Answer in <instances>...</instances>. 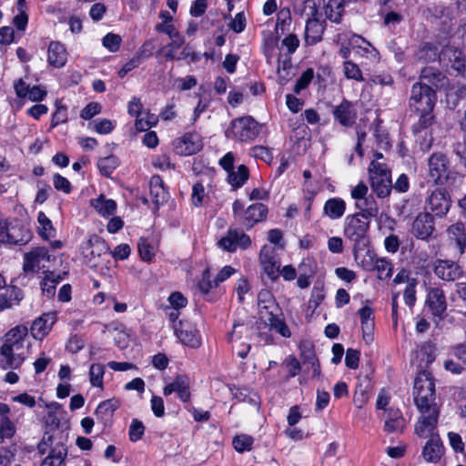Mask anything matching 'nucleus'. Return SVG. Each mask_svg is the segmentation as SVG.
Here are the masks:
<instances>
[{
	"instance_id": "1",
	"label": "nucleus",
	"mask_w": 466,
	"mask_h": 466,
	"mask_svg": "<svg viewBox=\"0 0 466 466\" xmlns=\"http://www.w3.org/2000/svg\"><path fill=\"white\" fill-rule=\"evenodd\" d=\"M28 329L24 325L11 329L5 335V341L0 348V366L3 370H16L25 359V339Z\"/></svg>"
},
{
	"instance_id": "2",
	"label": "nucleus",
	"mask_w": 466,
	"mask_h": 466,
	"mask_svg": "<svg viewBox=\"0 0 466 466\" xmlns=\"http://www.w3.org/2000/svg\"><path fill=\"white\" fill-rule=\"evenodd\" d=\"M412 394L419 410H440L436 402L434 380L430 372L423 370L417 375Z\"/></svg>"
},
{
	"instance_id": "3",
	"label": "nucleus",
	"mask_w": 466,
	"mask_h": 466,
	"mask_svg": "<svg viewBox=\"0 0 466 466\" xmlns=\"http://www.w3.org/2000/svg\"><path fill=\"white\" fill-rule=\"evenodd\" d=\"M261 126L249 116L233 119L225 131L227 138L237 142H251L260 133Z\"/></svg>"
},
{
	"instance_id": "4",
	"label": "nucleus",
	"mask_w": 466,
	"mask_h": 466,
	"mask_svg": "<svg viewBox=\"0 0 466 466\" xmlns=\"http://www.w3.org/2000/svg\"><path fill=\"white\" fill-rule=\"evenodd\" d=\"M370 220L360 217V215H350L345 219L344 236L354 243L353 247L367 248L370 240L368 230Z\"/></svg>"
},
{
	"instance_id": "5",
	"label": "nucleus",
	"mask_w": 466,
	"mask_h": 466,
	"mask_svg": "<svg viewBox=\"0 0 466 466\" xmlns=\"http://www.w3.org/2000/svg\"><path fill=\"white\" fill-rule=\"evenodd\" d=\"M31 239V232L24 225L0 220V242L11 246L25 245Z\"/></svg>"
},
{
	"instance_id": "6",
	"label": "nucleus",
	"mask_w": 466,
	"mask_h": 466,
	"mask_svg": "<svg viewBox=\"0 0 466 466\" xmlns=\"http://www.w3.org/2000/svg\"><path fill=\"white\" fill-rule=\"evenodd\" d=\"M436 100L435 91L427 84L415 83L411 88L410 106L416 112H431Z\"/></svg>"
},
{
	"instance_id": "7",
	"label": "nucleus",
	"mask_w": 466,
	"mask_h": 466,
	"mask_svg": "<svg viewBox=\"0 0 466 466\" xmlns=\"http://www.w3.org/2000/svg\"><path fill=\"white\" fill-rule=\"evenodd\" d=\"M273 307L269 305L263 306L258 309L259 318L266 326L269 327V330H275L284 338H289L291 332L286 324L282 316V310L277 302L273 303Z\"/></svg>"
},
{
	"instance_id": "8",
	"label": "nucleus",
	"mask_w": 466,
	"mask_h": 466,
	"mask_svg": "<svg viewBox=\"0 0 466 466\" xmlns=\"http://www.w3.org/2000/svg\"><path fill=\"white\" fill-rule=\"evenodd\" d=\"M52 255L45 247L32 248L24 255L23 270L25 274H37L41 269L48 268Z\"/></svg>"
},
{
	"instance_id": "9",
	"label": "nucleus",
	"mask_w": 466,
	"mask_h": 466,
	"mask_svg": "<svg viewBox=\"0 0 466 466\" xmlns=\"http://www.w3.org/2000/svg\"><path fill=\"white\" fill-rule=\"evenodd\" d=\"M420 417L415 425V433L420 438H429L432 436H438L434 434L438 424V419L440 415V410H419Z\"/></svg>"
},
{
	"instance_id": "10",
	"label": "nucleus",
	"mask_w": 466,
	"mask_h": 466,
	"mask_svg": "<svg viewBox=\"0 0 466 466\" xmlns=\"http://www.w3.org/2000/svg\"><path fill=\"white\" fill-rule=\"evenodd\" d=\"M432 269L438 279L446 282L458 280L463 274L461 266L451 259H436Z\"/></svg>"
},
{
	"instance_id": "11",
	"label": "nucleus",
	"mask_w": 466,
	"mask_h": 466,
	"mask_svg": "<svg viewBox=\"0 0 466 466\" xmlns=\"http://www.w3.org/2000/svg\"><path fill=\"white\" fill-rule=\"evenodd\" d=\"M450 169V161L441 152H436L428 158V176L431 181L439 185L443 181L444 175Z\"/></svg>"
},
{
	"instance_id": "12",
	"label": "nucleus",
	"mask_w": 466,
	"mask_h": 466,
	"mask_svg": "<svg viewBox=\"0 0 466 466\" xmlns=\"http://www.w3.org/2000/svg\"><path fill=\"white\" fill-rule=\"evenodd\" d=\"M175 334L185 345L191 348H198L201 345V338L194 324L187 320H180L174 325Z\"/></svg>"
},
{
	"instance_id": "13",
	"label": "nucleus",
	"mask_w": 466,
	"mask_h": 466,
	"mask_svg": "<svg viewBox=\"0 0 466 466\" xmlns=\"http://www.w3.org/2000/svg\"><path fill=\"white\" fill-rule=\"evenodd\" d=\"M218 245L223 250L233 252L237 247L248 248L251 245V239L241 230L228 229L227 235L218 240Z\"/></svg>"
},
{
	"instance_id": "14",
	"label": "nucleus",
	"mask_w": 466,
	"mask_h": 466,
	"mask_svg": "<svg viewBox=\"0 0 466 466\" xmlns=\"http://www.w3.org/2000/svg\"><path fill=\"white\" fill-rule=\"evenodd\" d=\"M259 261L263 271L271 280H276L279 276L280 263L277 258L276 248L263 246L259 252Z\"/></svg>"
},
{
	"instance_id": "15",
	"label": "nucleus",
	"mask_w": 466,
	"mask_h": 466,
	"mask_svg": "<svg viewBox=\"0 0 466 466\" xmlns=\"http://www.w3.org/2000/svg\"><path fill=\"white\" fill-rule=\"evenodd\" d=\"M426 304L434 317L443 319L447 310V300L442 289L431 288L426 297Z\"/></svg>"
},
{
	"instance_id": "16",
	"label": "nucleus",
	"mask_w": 466,
	"mask_h": 466,
	"mask_svg": "<svg viewBox=\"0 0 466 466\" xmlns=\"http://www.w3.org/2000/svg\"><path fill=\"white\" fill-rule=\"evenodd\" d=\"M434 230V218L428 212L420 213L414 219L411 226L412 234L417 238L422 240H428L431 238Z\"/></svg>"
},
{
	"instance_id": "17",
	"label": "nucleus",
	"mask_w": 466,
	"mask_h": 466,
	"mask_svg": "<svg viewBox=\"0 0 466 466\" xmlns=\"http://www.w3.org/2000/svg\"><path fill=\"white\" fill-rule=\"evenodd\" d=\"M429 208L435 213L436 216L442 217L450 209L451 199L448 194L442 189H435L431 192L427 199Z\"/></svg>"
},
{
	"instance_id": "18",
	"label": "nucleus",
	"mask_w": 466,
	"mask_h": 466,
	"mask_svg": "<svg viewBox=\"0 0 466 466\" xmlns=\"http://www.w3.org/2000/svg\"><path fill=\"white\" fill-rule=\"evenodd\" d=\"M441 59L448 61L452 69L465 76L466 57L462 51L453 46H445L441 53Z\"/></svg>"
},
{
	"instance_id": "19",
	"label": "nucleus",
	"mask_w": 466,
	"mask_h": 466,
	"mask_svg": "<svg viewBox=\"0 0 466 466\" xmlns=\"http://www.w3.org/2000/svg\"><path fill=\"white\" fill-rule=\"evenodd\" d=\"M420 79L425 81L423 84L431 85V87L436 89H446L449 85V78L439 69L431 66H426L421 70Z\"/></svg>"
},
{
	"instance_id": "20",
	"label": "nucleus",
	"mask_w": 466,
	"mask_h": 466,
	"mask_svg": "<svg viewBox=\"0 0 466 466\" xmlns=\"http://www.w3.org/2000/svg\"><path fill=\"white\" fill-rule=\"evenodd\" d=\"M333 116L343 127H351L355 123L357 113L350 102L343 100L333 110Z\"/></svg>"
},
{
	"instance_id": "21",
	"label": "nucleus",
	"mask_w": 466,
	"mask_h": 466,
	"mask_svg": "<svg viewBox=\"0 0 466 466\" xmlns=\"http://www.w3.org/2000/svg\"><path fill=\"white\" fill-rule=\"evenodd\" d=\"M149 195L155 205V211L167 200L168 193L164 187L162 178L157 175L153 176L149 181Z\"/></svg>"
},
{
	"instance_id": "22",
	"label": "nucleus",
	"mask_w": 466,
	"mask_h": 466,
	"mask_svg": "<svg viewBox=\"0 0 466 466\" xmlns=\"http://www.w3.org/2000/svg\"><path fill=\"white\" fill-rule=\"evenodd\" d=\"M87 246L86 249L89 250V255H86V257H89V263L92 267L97 266L96 258H101L103 255H107L110 252L108 244L96 236L89 238Z\"/></svg>"
},
{
	"instance_id": "23",
	"label": "nucleus",
	"mask_w": 466,
	"mask_h": 466,
	"mask_svg": "<svg viewBox=\"0 0 466 466\" xmlns=\"http://www.w3.org/2000/svg\"><path fill=\"white\" fill-rule=\"evenodd\" d=\"M56 321L54 313H46L36 319L31 326V334L36 339H42L51 330Z\"/></svg>"
},
{
	"instance_id": "24",
	"label": "nucleus",
	"mask_w": 466,
	"mask_h": 466,
	"mask_svg": "<svg viewBox=\"0 0 466 466\" xmlns=\"http://www.w3.org/2000/svg\"><path fill=\"white\" fill-rule=\"evenodd\" d=\"M268 213L267 207L262 203L250 205L244 213L243 225L248 229L255 224L263 221Z\"/></svg>"
},
{
	"instance_id": "25",
	"label": "nucleus",
	"mask_w": 466,
	"mask_h": 466,
	"mask_svg": "<svg viewBox=\"0 0 466 466\" xmlns=\"http://www.w3.org/2000/svg\"><path fill=\"white\" fill-rule=\"evenodd\" d=\"M444 448L439 436H432L422 450V456L426 461L436 463L442 456Z\"/></svg>"
},
{
	"instance_id": "26",
	"label": "nucleus",
	"mask_w": 466,
	"mask_h": 466,
	"mask_svg": "<svg viewBox=\"0 0 466 466\" xmlns=\"http://www.w3.org/2000/svg\"><path fill=\"white\" fill-rule=\"evenodd\" d=\"M48 64L54 67L60 68L67 61V54L65 46L59 42H51L47 50Z\"/></svg>"
},
{
	"instance_id": "27",
	"label": "nucleus",
	"mask_w": 466,
	"mask_h": 466,
	"mask_svg": "<svg viewBox=\"0 0 466 466\" xmlns=\"http://www.w3.org/2000/svg\"><path fill=\"white\" fill-rule=\"evenodd\" d=\"M324 25L319 17L309 18L306 21L305 42L308 45H315L322 38Z\"/></svg>"
},
{
	"instance_id": "28",
	"label": "nucleus",
	"mask_w": 466,
	"mask_h": 466,
	"mask_svg": "<svg viewBox=\"0 0 466 466\" xmlns=\"http://www.w3.org/2000/svg\"><path fill=\"white\" fill-rule=\"evenodd\" d=\"M66 456V446L62 442H56L42 461L41 466H66L65 459Z\"/></svg>"
},
{
	"instance_id": "29",
	"label": "nucleus",
	"mask_w": 466,
	"mask_h": 466,
	"mask_svg": "<svg viewBox=\"0 0 466 466\" xmlns=\"http://www.w3.org/2000/svg\"><path fill=\"white\" fill-rule=\"evenodd\" d=\"M355 206L360 211L354 215H360L361 218L370 220V218H376L379 214L378 204L371 195L356 201Z\"/></svg>"
},
{
	"instance_id": "30",
	"label": "nucleus",
	"mask_w": 466,
	"mask_h": 466,
	"mask_svg": "<svg viewBox=\"0 0 466 466\" xmlns=\"http://www.w3.org/2000/svg\"><path fill=\"white\" fill-rule=\"evenodd\" d=\"M325 0H299L294 8L309 18L319 17V10L324 6Z\"/></svg>"
},
{
	"instance_id": "31",
	"label": "nucleus",
	"mask_w": 466,
	"mask_h": 466,
	"mask_svg": "<svg viewBox=\"0 0 466 466\" xmlns=\"http://www.w3.org/2000/svg\"><path fill=\"white\" fill-rule=\"evenodd\" d=\"M119 407V401L115 399L102 401L96 408L95 415L97 420L107 425L114 415L115 410Z\"/></svg>"
},
{
	"instance_id": "32",
	"label": "nucleus",
	"mask_w": 466,
	"mask_h": 466,
	"mask_svg": "<svg viewBox=\"0 0 466 466\" xmlns=\"http://www.w3.org/2000/svg\"><path fill=\"white\" fill-rule=\"evenodd\" d=\"M345 211L346 203L339 198H331L328 199L323 207V215L333 220L342 218Z\"/></svg>"
},
{
	"instance_id": "33",
	"label": "nucleus",
	"mask_w": 466,
	"mask_h": 466,
	"mask_svg": "<svg viewBox=\"0 0 466 466\" xmlns=\"http://www.w3.org/2000/svg\"><path fill=\"white\" fill-rule=\"evenodd\" d=\"M354 259L365 270L371 271L374 269V264L377 258L372 250L367 248L353 247Z\"/></svg>"
},
{
	"instance_id": "34",
	"label": "nucleus",
	"mask_w": 466,
	"mask_h": 466,
	"mask_svg": "<svg viewBox=\"0 0 466 466\" xmlns=\"http://www.w3.org/2000/svg\"><path fill=\"white\" fill-rule=\"evenodd\" d=\"M449 238L456 243L460 253H464L466 248V229L461 222H457L450 226L447 229Z\"/></svg>"
},
{
	"instance_id": "35",
	"label": "nucleus",
	"mask_w": 466,
	"mask_h": 466,
	"mask_svg": "<svg viewBox=\"0 0 466 466\" xmlns=\"http://www.w3.org/2000/svg\"><path fill=\"white\" fill-rule=\"evenodd\" d=\"M350 44L353 47H358L359 53L361 56H365L367 58H370L372 61L379 60V52L374 46L370 45V43L367 42L364 38L354 35L350 40Z\"/></svg>"
},
{
	"instance_id": "36",
	"label": "nucleus",
	"mask_w": 466,
	"mask_h": 466,
	"mask_svg": "<svg viewBox=\"0 0 466 466\" xmlns=\"http://www.w3.org/2000/svg\"><path fill=\"white\" fill-rule=\"evenodd\" d=\"M370 180L371 189L378 198H384L390 195L392 189L391 177H379L377 176H373L370 177Z\"/></svg>"
},
{
	"instance_id": "37",
	"label": "nucleus",
	"mask_w": 466,
	"mask_h": 466,
	"mask_svg": "<svg viewBox=\"0 0 466 466\" xmlns=\"http://www.w3.org/2000/svg\"><path fill=\"white\" fill-rule=\"evenodd\" d=\"M405 420L399 410H390L384 423V431L388 433L402 432Z\"/></svg>"
},
{
	"instance_id": "38",
	"label": "nucleus",
	"mask_w": 466,
	"mask_h": 466,
	"mask_svg": "<svg viewBox=\"0 0 466 466\" xmlns=\"http://www.w3.org/2000/svg\"><path fill=\"white\" fill-rule=\"evenodd\" d=\"M63 278L60 274L54 271H47L41 281L42 293L47 298H52L56 294L57 284L62 281Z\"/></svg>"
},
{
	"instance_id": "39",
	"label": "nucleus",
	"mask_w": 466,
	"mask_h": 466,
	"mask_svg": "<svg viewBox=\"0 0 466 466\" xmlns=\"http://www.w3.org/2000/svg\"><path fill=\"white\" fill-rule=\"evenodd\" d=\"M324 10L326 17L333 23H339L344 12V4L342 0H329L324 3Z\"/></svg>"
},
{
	"instance_id": "40",
	"label": "nucleus",
	"mask_w": 466,
	"mask_h": 466,
	"mask_svg": "<svg viewBox=\"0 0 466 466\" xmlns=\"http://www.w3.org/2000/svg\"><path fill=\"white\" fill-rule=\"evenodd\" d=\"M91 205L102 216H110L116 212V204L112 199H106L103 195L91 200Z\"/></svg>"
},
{
	"instance_id": "41",
	"label": "nucleus",
	"mask_w": 466,
	"mask_h": 466,
	"mask_svg": "<svg viewBox=\"0 0 466 466\" xmlns=\"http://www.w3.org/2000/svg\"><path fill=\"white\" fill-rule=\"evenodd\" d=\"M415 56L419 61L425 63L435 61L438 57L441 58L436 46L430 43L421 44Z\"/></svg>"
},
{
	"instance_id": "42",
	"label": "nucleus",
	"mask_w": 466,
	"mask_h": 466,
	"mask_svg": "<svg viewBox=\"0 0 466 466\" xmlns=\"http://www.w3.org/2000/svg\"><path fill=\"white\" fill-rule=\"evenodd\" d=\"M248 168L245 165H239L236 171L232 169L228 174V180L234 188H238L248 180Z\"/></svg>"
},
{
	"instance_id": "43",
	"label": "nucleus",
	"mask_w": 466,
	"mask_h": 466,
	"mask_svg": "<svg viewBox=\"0 0 466 466\" xmlns=\"http://www.w3.org/2000/svg\"><path fill=\"white\" fill-rule=\"evenodd\" d=\"M37 220L39 223L38 233L46 240L55 237L56 229L52 221L46 216L44 212H39Z\"/></svg>"
},
{
	"instance_id": "44",
	"label": "nucleus",
	"mask_w": 466,
	"mask_h": 466,
	"mask_svg": "<svg viewBox=\"0 0 466 466\" xmlns=\"http://www.w3.org/2000/svg\"><path fill=\"white\" fill-rule=\"evenodd\" d=\"M377 271L378 279L380 280L389 279L392 275V265L385 258H377L374 264V269Z\"/></svg>"
},
{
	"instance_id": "45",
	"label": "nucleus",
	"mask_w": 466,
	"mask_h": 466,
	"mask_svg": "<svg viewBox=\"0 0 466 466\" xmlns=\"http://www.w3.org/2000/svg\"><path fill=\"white\" fill-rule=\"evenodd\" d=\"M16 428L9 417H0V443L11 439L15 434Z\"/></svg>"
},
{
	"instance_id": "46",
	"label": "nucleus",
	"mask_w": 466,
	"mask_h": 466,
	"mask_svg": "<svg viewBox=\"0 0 466 466\" xmlns=\"http://www.w3.org/2000/svg\"><path fill=\"white\" fill-rule=\"evenodd\" d=\"M117 166L118 159L115 156L100 158L97 163L100 173L105 177H109Z\"/></svg>"
},
{
	"instance_id": "47",
	"label": "nucleus",
	"mask_w": 466,
	"mask_h": 466,
	"mask_svg": "<svg viewBox=\"0 0 466 466\" xmlns=\"http://www.w3.org/2000/svg\"><path fill=\"white\" fill-rule=\"evenodd\" d=\"M137 249L139 256L144 261H151L155 257V248L145 238H140L137 242Z\"/></svg>"
},
{
	"instance_id": "48",
	"label": "nucleus",
	"mask_w": 466,
	"mask_h": 466,
	"mask_svg": "<svg viewBox=\"0 0 466 466\" xmlns=\"http://www.w3.org/2000/svg\"><path fill=\"white\" fill-rule=\"evenodd\" d=\"M104 373L105 366L103 364H92L89 370L90 383L95 387L102 388Z\"/></svg>"
},
{
	"instance_id": "49",
	"label": "nucleus",
	"mask_w": 466,
	"mask_h": 466,
	"mask_svg": "<svg viewBox=\"0 0 466 466\" xmlns=\"http://www.w3.org/2000/svg\"><path fill=\"white\" fill-rule=\"evenodd\" d=\"M314 77V70L312 68H308L305 70L301 76L298 78L293 91L296 94H299L302 90L306 89L308 86L310 84Z\"/></svg>"
},
{
	"instance_id": "50",
	"label": "nucleus",
	"mask_w": 466,
	"mask_h": 466,
	"mask_svg": "<svg viewBox=\"0 0 466 466\" xmlns=\"http://www.w3.org/2000/svg\"><path fill=\"white\" fill-rule=\"evenodd\" d=\"M369 173H370V177H371L373 176H377L379 177H391L390 170L388 168L386 164L380 163L377 160L371 161V163L369 167Z\"/></svg>"
},
{
	"instance_id": "51",
	"label": "nucleus",
	"mask_w": 466,
	"mask_h": 466,
	"mask_svg": "<svg viewBox=\"0 0 466 466\" xmlns=\"http://www.w3.org/2000/svg\"><path fill=\"white\" fill-rule=\"evenodd\" d=\"M185 43V39L183 36L177 37L172 39L171 42L164 46L161 51L167 50L165 54V57L168 60H176V51L180 48Z\"/></svg>"
},
{
	"instance_id": "52",
	"label": "nucleus",
	"mask_w": 466,
	"mask_h": 466,
	"mask_svg": "<svg viewBox=\"0 0 466 466\" xmlns=\"http://www.w3.org/2000/svg\"><path fill=\"white\" fill-rule=\"evenodd\" d=\"M417 283L418 282L416 279H409V283L407 284L403 293L404 301L410 308L413 307L416 302Z\"/></svg>"
},
{
	"instance_id": "53",
	"label": "nucleus",
	"mask_w": 466,
	"mask_h": 466,
	"mask_svg": "<svg viewBox=\"0 0 466 466\" xmlns=\"http://www.w3.org/2000/svg\"><path fill=\"white\" fill-rule=\"evenodd\" d=\"M344 74L347 78L362 81V73L358 65L351 61H345L343 65Z\"/></svg>"
},
{
	"instance_id": "54",
	"label": "nucleus",
	"mask_w": 466,
	"mask_h": 466,
	"mask_svg": "<svg viewBox=\"0 0 466 466\" xmlns=\"http://www.w3.org/2000/svg\"><path fill=\"white\" fill-rule=\"evenodd\" d=\"M88 127L98 134H109L113 130L114 126L109 119H102L90 122Z\"/></svg>"
},
{
	"instance_id": "55",
	"label": "nucleus",
	"mask_w": 466,
	"mask_h": 466,
	"mask_svg": "<svg viewBox=\"0 0 466 466\" xmlns=\"http://www.w3.org/2000/svg\"><path fill=\"white\" fill-rule=\"evenodd\" d=\"M291 63L289 58L278 59L277 74L281 81H288L290 76Z\"/></svg>"
},
{
	"instance_id": "56",
	"label": "nucleus",
	"mask_w": 466,
	"mask_h": 466,
	"mask_svg": "<svg viewBox=\"0 0 466 466\" xmlns=\"http://www.w3.org/2000/svg\"><path fill=\"white\" fill-rule=\"evenodd\" d=\"M253 439L248 435H239L234 438L233 446L238 452H243L251 449Z\"/></svg>"
},
{
	"instance_id": "57",
	"label": "nucleus",
	"mask_w": 466,
	"mask_h": 466,
	"mask_svg": "<svg viewBox=\"0 0 466 466\" xmlns=\"http://www.w3.org/2000/svg\"><path fill=\"white\" fill-rule=\"evenodd\" d=\"M444 177L443 181L439 183V185H444L449 187H458L461 184L462 176L457 172L451 171V168Z\"/></svg>"
},
{
	"instance_id": "58",
	"label": "nucleus",
	"mask_w": 466,
	"mask_h": 466,
	"mask_svg": "<svg viewBox=\"0 0 466 466\" xmlns=\"http://www.w3.org/2000/svg\"><path fill=\"white\" fill-rule=\"evenodd\" d=\"M145 432V427L143 423L135 419L132 420L129 428V439L131 441H137L142 438Z\"/></svg>"
},
{
	"instance_id": "59",
	"label": "nucleus",
	"mask_w": 466,
	"mask_h": 466,
	"mask_svg": "<svg viewBox=\"0 0 466 466\" xmlns=\"http://www.w3.org/2000/svg\"><path fill=\"white\" fill-rule=\"evenodd\" d=\"M102 42L103 46L110 52H116L120 46L121 37L118 35L109 33L103 37Z\"/></svg>"
},
{
	"instance_id": "60",
	"label": "nucleus",
	"mask_w": 466,
	"mask_h": 466,
	"mask_svg": "<svg viewBox=\"0 0 466 466\" xmlns=\"http://www.w3.org/2000/svg\"><path fill=\"white\" fill-rule=\"evenodd\" d=\"M300 274H309L314 276L317 272V263L312 258H305L299 265Z\"/></svg>"
},
{
	"instance_id": "61",
	"label": "nucleus",
	"mask_w": 466,
	"mask_h": 466,
	"mask_svg": "<svg viewBox=\"0 0 466 466\" xmlns=\"http://www.w3.org/2000/svg\"><path fill=\"white\" fill-rule=\"evenodd\" d=\"M198 289L203 294H208L209 290L213 288H216L215 286V280L210 279V271L209 269H205L202 273V279L198 282Z\"/></svg>"
},
{
	"instance_id": "62",
	"label": "nucleus",
	"mask_w": 466,
	"mask_h": 466,
	"mask_svg": "<svg viewBox=\"0 0 466 466\" xmlns=\"http://www.w3.org/2000/svg\"><path fill=\"white\" fill-rule=\"evenodd\" d=\"M250 154L255 158L262 159L266 162L272 160L273 156L270 150L263 146H255L250 149Z\"/></svg>"
},
{
	"instance_id": "63",
	"label": "nucleus",
	"mask_w": 466,
	"mask_h": 466,
	"mask_svg": "<svg viewBox=\"0 0 466 466\" xmlns=\"http://www.w3.org/2000/svg\"><path fill=\"white\" fill-rule=\"evenodd\" d=\"M299 349L301 351L300 355L304 363L311 364L312 362L318 360L313 350V346L311 344L303 343L300 345Z\"/></svg>"
},
{
	"instance_id": "64",
	"label": "nucleus",
	"mask_w": 466,
	"mask_h": 466,
	"mask_svg": "<svg viewBox=\"0 0 466 466\" xmlns=\"http://www.w3.org/2000/svg\"><path fill=\"white\" fill-rule=\"evenodd\" d=\"M360 352L354 349H348L346 351L345 364L350 369H357L359 367Z\"/></svg>"
}]
</instances>
